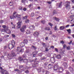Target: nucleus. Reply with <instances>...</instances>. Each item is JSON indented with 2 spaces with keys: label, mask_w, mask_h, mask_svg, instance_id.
<instances>
[{
  "label": "nucleus",
  "mask_w": 74,
  "mask_h": 74,
  "mask_svg": "<svg viewBox=\"0 0 74 74\" xmlns=\"http://www.w3.org/2000/svg\"><path fill=\"white\" fill-rule=\"evenodd\" d=\"M24 43H25V44H27V39L24 40Z\"/></svg>",
  "instance_id": "nucleus-33"
},
{
  "label": "nucleus",
  "mask_w": 74,
  "mask_h": 74,
  "mask_svg": "<svg viewBox=\"0 0 74 74\" xmlns=\"http://www.w3.org/2000/svg\"><path fill=\"white\" fill-rule=\"evenodd\" d=\"M27 18V16H25L23 17V19H26Z\"/></svg>",
  "instance_id": "nucleus-41"
},
{
  "label": "nucleus",
  "mask_w": 74,
  "mask_h": 74,
  "mask_svg": "<svg viewBox=\"0 0 74 74\" xmlns=\"http://www.w3.org/2000/svg\"><path fill=\"white\" fill-rule=\"evenodd\" d=\"M1 31L2 32H6V30L5 29H1Z\"/></svg>",
  "instance_id": "nucleus-37"
},
{
  "label": "nucleus",
  "mask_w": 74,
  "mask_h": 74,
  "mask_svg": "<svg viewBox=\"0 0 74 74\" xmlns=\"http://www.w3.org/2000/svg\"><path fill=\"white\" fill-rule=\"evenodd\" d=\"M59 73H60L61 72H62L63 71V68L61 67H59L58 68Z\"/></svg>",
  "instance_id": "nucleus-10"
},
{
  "label": "nucleus",
  "mask_w": 74,
  "mask_h": 74,
  "mask_svg": "<svg viewBox=\"0 0 74 74\" xmlns=\"http://www.w3.org/2000/svg\"><path fill=\"white\" fill-rule=\"evenodd\" d=\"M16 14V12H14L13 13V15H15Z\"/></svg>",
  "instance_id": "nucleus-62"
},
{
  "label": "nucleus",
  "mask_w": 74,
  "mask_h": 74,
  "mask_svg": "<svg viewBox=\"0 0 74 74\" xmlns=\"http://www.w3.org/2000/svg\"><path fill=\"white\" fill-rule=\"evenodd\" d=\"M62 2H61L60 3H57V6H58V7L59 8L61 7H62Z\"/></svg>",
  "instance_id": "nucleus-12"
},
{
  "label": "nucleus",
  "mask_w": 74,
  "mask_h": 74,
  "mask_svg": "<svg viewBox=\"0 0 74 74\" xmlns=\"http://www.w3.org/2000/svg\"><path fill=\"white\" fill-rule=\"evenodd\" d=\"M2 27H3V28H4V29H5V28H6V26H5V25H3L2 26Z\"/></svg>",
  "instance_id": "nucleus-56"
},
{
  "label": "nucleus",
  "mask_w": 74,
  "mask_h": 74,
  "mask_svg": "<svg viewBox=\"0 0 74 74\" xmlns=\"http://www.w3.org/2000/svg\"><path fill=\"white\" fill-rule=\"evenodd\" d=\"M49 25L51 26H53V24H52V23H49Z\"/></svg>",
  "instance_id": "nucleus-53"
},
{
  "label": "nucleus",
  "mask_w": 74,
  "mask_h": 74,
  "mask_svg": "<svg viewBox=\"0 0 74 74\" xmlns=\"http://www.w3.org/2000/svg\"><path fill=\"white\" fill-rule=\"evenodd\" d=\"M71 14H74V10H71Z\"/></svg>",
  "instance_id": "nucleus-29"
},
{
  "label": "nucleus",
  "mask_w": 74,
  "mask_h": 74,
  "mask_svg": "<svg viewBox=\"0 0 74 74\" xmlns=\"http://www.w3.org/2000/svg\"><path fill=\"white\" fill-rule=\"evenodd\" d=\"M39 63V62H38V61H35L34 62V64H32L33 67H35L36 65V64H38Z\"/></svg>",
  "instance_id": "nucleus-9"
},
{
  "label": "nucleus",
  "mask_w": 74,
  "mask_h": 74,
  "mask_svg": "<svg viewBox=\"0 0 74 74\" xmlns=\"http://www.w3.org/2000/svg\"><path fill=\"white\" fill-rule=\"evenodd\" d=\"M71 18L72 19V20H71L70 21V22L71 23H73L74 22V15H71L70 16Z\"/></svg>",
  "instance_id": "nucleus-5"
},
{
  "label": "nucleus",
  "mask_w": 74,
  "mask_h": 74,
  "mask_svg": "<svg viewBox=\"0 0 74 74\" xmlns=\"http://www.w3.org/2000/svg\"><path fill=\"white\" fill-rule=\"evenodd\" d=\"M27 9L26 8H24L23 9V11H26Z\"/></svg>",
  "instance_id": "nucleus-57"
},
{
  "label": "nucleus",
  "mask_w": 74,
  "mask_h": 74,
  "mask_svg": "<svg viewBox=\"0 0 74 74\" xmlns=\"http://www.w3.org/2000/svg\"><path fill=\"white\" fill-rule=\"evenodd\" d=\"M41 22L42 23L44 24L45 23V21H41Z\"/></svg>",
  "instance_id": "nucleus-46"
},
{
  "label": "nucleus",
  "mask_w": 74,
  "mask_h": 74,
  "mask_svg": "<svg viewBox=\"0 0 74 74\" xmlns=\"http://www.w3.org/2000/svg\"><path fill=\"white\" fill-rule=\"evenodd\" d=\"M58 27H57V26L56 25L55 27V28H54V30H55L56 31V30H58Z\"/></svg>",
  "instance_id": "nucleus-34"
},
{
  "label": "nucleus",
  "mask_w": 74,
  "mask_h": 74,
  "mask_svg": "<svg viewBox=\"0 0 74 74\" xmlns=\"http://www.w3.org/2000/svg\"><path fill=\"white\" fill-rule=\"evenodd\" d=\"M23 58H26V55L25 54H24L23 55Z\"/></svg>",
  "instance_id": "nucleus-64"
},
{
  "label": "nucleus",
  "mask_w": 74,
  "mask_h": 74,
  "mask_svg": "<svg viewBox=\"0 0 74 74\" xmlns=\"http://www.w3.org/2000/svg\"><path fill=\"white\" fill-rule=\"evenodd\" d=\"M63 47L64 48H66L67 46H66V45H63Z\"/></svg>",
  "instance_id": "nucleus-45"
},
{
  "label": "nucleus",
  "mask_w": 74,
  "mask_h": 74,
  "mask_svg": "<svg viewBox=\"0 0 74 74\" xmlns=\"http://www.w3.org/2000/svg\"><path fill=\"white\" fill-rule=\"evenodd\" d=\"M70 49V46H68L67 47H66V49H67L68 50H69Z\"/></svg>",
  "instance_id": "nucleus-40"
},
{
  "label": "nucleus",
  "mask_w": 74,
  "mask_h": 74,
  "mask_svg": "<svg viewBox=\"0 0 74 74\" xmlns=\"http://www.w3.org/2000/svg\"><path fill=\"white\" fill-rule=\"evenodd\" d=\"M51 63H54L55 62V59L54 58H51Z\"/></svg>",
  "instance_id": "nucleus-13"
},
{
  "label": "nucleus",
  "mask_w": 74,
  "mask_h": 74,
  "mask_svg": "<svg viewBox=\"0 0 74 74\" xmlns=\"http://www.w3.org/2000/svg\"><path fill=\"white\" fill-rule=\"evenodd\" d=\"M48 50H49V49H48V48H46V51H48Z\"/></svg>",
  "instance_id": "nucleus-63"
},
{
  "label": "nucleus",
  "mask_w": 74,
  "mask_h": 74,
  "mask_svg": "<svg viewBox=\"0 0 74 74\" xmlns=\"http://www.w3.org/2000/svg\"><path fill=\"white\" fill-rule=\"evenodd\" d=\"M14 71H17L18 73H21V71H19V70L18 69H15L14 70Z\"/></svg>",
  "instance_id": "nucleus-27"
},
{
  "label": "nucleus",
  "mask_w": 74,
  "mask_h": 74,
  "mask_svg": "<svg viewBox=\"0 0 74 74\" xmlns=\"http://www.w3.org/2000/svg\"><path fill=\"white\" fill-rule=\"evenodd\" d=\"M11 45L13 47H15V42L14 40H12V41Z\"/></svg>",
  "instance_id": "nucleus-8"
},
{
  "label": "nucleus",
  "mask_w": 74,
  "mask_h": 74,
  "mask_svg": "<svg viewBox=\"0 0 74 74\" xmlns=\"http://www.w3.org/2000/svg\"><path fill=\"white\" fill-rule=\"evenodd\" d=\"M64 29H65V27L64 26H61L60 27V30H62Z\"/></svg>",
  "instance_id": "nucleus-15"
},
{
  "label": "nucleus",
  "mask_w": 74,
  "mask_h": 74,
  "mask_svg": "<svg viewBox=\"0 0 74 74\" xmlns=\"http://www.w3.org/2000/svg\"><path fill=\"white\" fill-rule=\"evenodd\" d=\"M64 66L65 67H66V66H67V63L66 62H64Z\"/></svg>",
  "instance_id": "nucleus-36"
},
{
  "label": "nucleus",
  "mask_w": 74,
  "mask_h": 74,
  "mask_svg": "<svg viewBox=\"0 0 74 74\" xmlns=\"http://www.w3.org/2000/svg\"><path fill=\"white\" fill-rule=\"evenodd\" d=\"M61 55H58L56 56V58H57V59H61Z\"/></svg>",
  "instance_id": "nucleus-18"
},
{
  "label": "nucleus",
  "mask_w": 74,
  "mask_h": 74,
  "mask_svg": "<svg viewBox=\"0 0 74 74\" xmlns=\"http://www.w3.org/2000/svg\"><path fill=\"white\" fill-rule=\"evenodd\" d=\"M45 40H48V37H46L45 38Z\"/></svg>",
  "instance_id": "nucleus-61"
},
{
  "label": "nucleus",
  "mask_w": 74,
  "mask_h": 74,
  "mask_svg": "<svg viewBox=\"0 0 74 74\" xmlns=\"http://www.w3.org/2000/svg\"><path fill=\"white\" fill-rule=\"evenodd\" d=\"M32 48H34V49H36V47L34 46H32Z\"/></svg>",
  "instance_id": "nucleus-47"
},
{
  "label": "nucleus",
  "mask_w": 74,
  "mask_h": 74,
  "mask_svg": "<svg viewBox=\"0 0 74 74\" xmlns=\"http://www.w3.org/2000/svg\"><path fill=\"white\" fill-rule=\"evenodd\" d=\"M49 72L47 71H46V74H49Z\"/></svg>",
  "instance_id": "nucleus-59"
},
{
  "label": "nucleus",
  "mask_w": 74,
  "mask_h": 74,
  "mask_svg": "<svg viewBox=\"0 0 74 74\" xmlns=\"http://www.w3.org/2000/svg\"><path fill=\"white\" fill-rule=\"evenodd\" d=\"M37 52L36 51H35L34 52L32 53V55H33V57H35V55L36 56L37 55Z\"/></svg>",
  "instance_id": "nucleus-14"
},
{
  "label": "nucleus",
  "mask_w": 74,
  "mask_h": 74,
  "mask_svg": "<svg viewBox=\"0 0 74 74\" xmlns=\"http://www.w3.org/2000/svg\"><path fill=\"white\" fill-rule=\"evenodd\" d=\"M25 73H27V74H28L29 73V71L27 70L25 71Z\"/></svg>",
  "instance_id": "nucleus-51"
},
{
  "label": "nucleus",
  "mask_w": 74,
  "mask_h": 74,
  "mask_svg": "<svg viewBox=\"0 0 74 74\" xmlns=\"http://www.w3.org/2000/svg\"><path fill=\"white\" fill-rule=\"evenodd\" d=\"M29 28L30 29H34V26L31 25L30 26Z\"/></svg>",
  "instance_id": "nucleus-19"
},
{
  "label": "nucleus",
  "mask_w": 74,
  "mask_h": 74,
  "mask_svg": "<svg viewBox=\"0 0 74 74\" xmlns=\"http://www.w3.org/2000/svg\"><path fill=\"white\" fill-rule=\"evenodd\" d=\"M16 17H17V18H20V17H21V15H18V14H17L16 15Z\"/></svg>",
  "instance_id": "nucleus-32"
},
{
  "label": "nucleus",
  "mask_w": 74,
  "mask_h": 74,
  "mask_svg": "<svg viewBox=\"0 0 74 74\" xmlns=\"http://www.w3.org/2000/svg\"><path fill=\"white\" fill-rule=\"evenodd\" d=\"M55 50L57 52H58V49H57V48H55Z\"/></svg>",
  "instance_id": "nucleus-54"
},
{
  "label": "nucleus",
  "mask_w": 74,
  "mask_h": 74,
  "mask_svg": "<svg viewBox=\"0 0 74 74\" xmlns=\"http://www.w3.org/2000/svg\"><path fill=\"white\" fill-rule=\"evenodd\" d=\"M34 16V13L33 12H32L31 14V16L32 17H33V16Z\"/></svg>",
  "instance_id": "nucleus-31"
},
{
  "label": "nucleus",
  "mask_w": 74,
  "mask_h": 74,
  "mask_svg": "<svg viewBox=\"0 0 74 74\" xmlns=\"http://www.w3.org/2000/svg\"><path fill=\"white\" fill-rule=\"evenodd\" d=\"M9 5L10 6L13 5V3H11V2H10L9 3Z\"/></svg>",
  "instance_id": "nucleus-48"
},
{
  "label": "nucleus",
  "mask_w": 74,
  "mask_h": 74,
  "mask_svg": "<svg viewBox=\"0 0 74 74\" xmlns=\"http://www.w3.org/2000/svg\"><path fill=\"white\" fill-rule=\"evenodd\" d=\"M33 5V4H30L28 6V7H29V8H31V7Z\"/></svg>",
  "instance_id": "nucleus-43"
},
{
  "label": "nucleus",
  "mask_w": 74,
  "mask_h": 74,
  "mask_svg": "<svg viewBox=\"0 0 74 74\" xmlns=\"http://www.w3.org/2000/svg\"><path fill=\"white\" fill-rule=\"evenodd\" d=\"M23 62L24 63H28V60L26 59H25L23 60Z\"/></svg>",
  "instance_id": "nucleus-21"
},
{
  "label": "nucleus",
  "mask_w": 74,
  "mask_h": 74,
  "mask_svg": "<svg viewBox=\"0 0 74 74\" xmlns=\"http://www.w3.org/2000/svg\"><path fill=\"white\" fill-rule=\"evenodd\" d=\"M59 68V66L58 65H56L54 66L53 67V69L54 71H57Z\"/></svg>",
  "instance_id": "nucleus-6"
},
{
  "label": "nucleus",
  "mask_w": 74,
  "mask_h": 74,
  "mask_svg": "<svg viewBox=\"0 0 74 74\" xmlns=\"http://www.w3.org/2000/svg\"><path fill=\"white\" fill-rule=\"evenodd\" d=\"M17 51H18V52H23V49H22L21 48L18 47L17 49Z\"/></svg>",
  "instance_id": "nucleus-7"
},
{
  "label": "nucleus",
  "mask_w": 74,
  "mask_h": 74,
  "mask_svg": "<svg viewBox=\"0 0 74 74\" xmlns=\"http://www.w3.org/2000/svg\"><path fill=\"white\" fill-rule=\"evenodd\" d=\"M66 31L69 33H71V29H67Z\"/></svg>",
  "instance_id": "nucleus-28"
},
{
  "label": "nucleus",
  "mask_w": 74,
  "mask_h": 74,
  "mask_svg": "<svg viewBox=\"0 0 74 74\" xmlns=\"http://www.w3.org/2000/svg\"><path fill=\"white\" fill-rule=\"evenodd\" d=\"M39 25V24H38V23H35V25H36V26H38Z\"/></svg>",
  "instance_id": "nucleus-60"
},
{
  "label": "nucleus",
  "mask_w": 74,
  "mask_h": 74,
  "mask_svg": "<svg viewBox=\"0 0 74 74\" xmlns=\"http://www.w3.org/2000/svg\"><path fill=\"white\" fill-rule=\"evenodd\" d=\"M48 68H49V69H51V67H52V66L51 65V64H49V65L48 66Z\"/></svg>",
  "instance_id": "nucleus-30"
},
{
  "label": "nucleus",
  "mask_w": 74,
  "mask_h": 74,
  "mask_svg": "<svg viewBox=\"0 0 74 74\" xmlns=\"http://www.w3.org/2000/svg\"><path fill=\"white\" fill-rule=\"evenodd\" d=\"M38 55L39 56H41L42 55V53H39L38 54Z\"/></svg>",
  "instance_id": "nucleus-39"
},
{
  "label": "nucleus",
  "mask_w": 74,
  "mask_h": 74,
  "mask_svg": "<svg viewBox=\"0 0 74 74\" xmlns=\"http://www.w3.org/2000/svg\"><path fill=\"white\" fill-rule=\"evenodd\" d=\"M13 18H11V19H14V18H16V16H15V15H12Z\"/></svg>",
  "instance_id": "nucleus-42"
},
{
  "label": "nucleus",
  "mask_w": 74,
  "mask_h": 74,
  "mask_svg": "<svg viewBox=\"0 0 74 74\" xmlns=\"http://www.w3.org/2000/svg\"><path fill=\"white\" fill-rule=\"evenodd\" d=\"M6 32L8 34H10V33H11V31H10V30H8L6 31Z\"/></svg>",
  "instance_id": "nucleus-22"
},
{
  "label": "nucleus",
  "mask_w": 74,
  "mask_h": 74,
  "mask_svg": "<svg viewBox=\"0 0 74 74\" xmlns=\"http://www.w3.org/2000/svg\"><path fill=\"white\" fill-rule=\"evenodd\" d=\"M22 23V22H18L17 24L18 25L17 27V29H19V28H20L21 26V24Z\"/></svg>",
  "instance_id": "nucleus-4"
},
{
  "label": "nucleus",
  "mask_w": 74,
  "mask_h": 74,
  "mask_svg": "<svg viewBox=\"0 0 74 74\" xmlns=\"http://www.w3.org/2000/svg\"><path fill=\"white\" fill-rule=\"evenodd\" d=\"M39 34V33H38V32H36L34 33V35L35 37H37L38 36Z\"/></svg>",
  "instance_id": "nucleus-16"
},
{
  "label": "nucleus",
  "mask_w": 74,
  "mask_h": 74,
  "mask_svg": "<svg viewBox=\"0 0 74 74\" xmlns=\"http://www.w3.org/2000/svg\"><path fill=\"white\" fill-rule=\"evenodd\" d=\"M25 23H29V20L28 19L26 20L25 21Z\"/></svg>",
  "instance_id": "nucleus-44"
},
{
  "label": "nucleus",
  "mask_w": 74,
  "mask_h": 74,
  "mask_svg": "<svg viewBox=\"0 0 74 74\" xmlns=\"http://www.w3.org/2000/svg\"><path fill=\"white\" fill-rule=\"evenodd\" d=\"M18 60L20 61H22L23 60V58L22 57H20L18 58Z\"/></svg>",
  "instance_id": "nucleus-26"
},
{
  "label": "nucleus",
  "mask_w": 74,
  "mask_h": 74,
  "mask_svg": "<svg viewBox=\"0 0 74 74\" xmlns=\"http://www.w3.org/2000/svg\"><path fill=\"white\" fill-rule=\"evenodd\" d=\"M8 47L9 49H12L14 47H13V46H12V45L10 44L8 45Z\"/></svg>",
  "instance_id": "nucleus-11"
},
{
  "label": "nucleus",
  "mask_w": 74,
  "mask_h": 74,
  "mask_svg": "<svg viewBox=\"0 0 74 74\" xmlns=\"http://www.w3.org/2000/svg\"><path fill=\"white\" fill-rule=\"evenodd\" d=\"M66 74H70V73H69V72L68 71H66Z\"/></svg>",
  "instance_id": "nucleus-55"
},
{
  "label": "nucleus",
  "mask_w": 74,
  "mask_h": 74,
  "mask_svg": "<svg viewBox=\"0 0 74 74\" xmlns=\"http://www.w3.org/2000/svg\"><path fill=\"white\" fill-rule=\"evenodd\" d=\"M11 26L12 28V29H15V25L14 24H13V23L12 22L11 23Z\"/></svg>",
  "instance_id": "nucleus-17"
},
{
  "label": "nucleus",
  "mask_w": 74,
  "mask_h": 74,
  "mask_svg": "<svg viewBox=\"0 0 74 74\" xmlns=\"http://www.w3.org/2000/svg\"><path fill=\"white\" fill-rule=\"evenodd\" d=\"M15 56H16V54L14 52H13L12 53V56L11 54H9L7 56V58L9 59H11V57H14Z\"/></svg>",
  "instance_id": "nucleus-2"
},
{
  "label": "nucleus",
  "mask_w": 74,
  "mask_h": 74,
  "mask_svg": "<svg viewBox=\"0 0 74 74\" xmlns=\"http://www.w3.org/2000/svg\"><path fill=\"white\" fill-rule=\"evenodd\" d=\"M26 34H30V32L29 30H27L26 32Z\"/></svg>",
  "instance_id": "nucleus-24"
},
{
  "label": "nucleus",
  "mask_w": 74,
  "mask_h": 74,
  "mask_svg": "<svg viewBox=\"0 0 74 74\" xmlns=\"http://www.w3.org/2000/svg\"><path fill=\"white\" fill-rule=\"evenodd\" d=\"M45 29L46 30H50V28L49 27L45 28Z\"/></svg>",
  "instance_id": "nucleus-25"
},
{
  "label": "nucleus",
  "mask_w": 74,
  "mask_h": 74,
  "mask_svg": "<svg viewBox=\"0 0 74 74\" xmlns=\"http://www.w3.org/2000/svg\"><path fill=\"white\" fill-rule=\"evenodd\" d=\"M69 4H70V2L68 1L66 2L65 3V6L66 7V8L67 10H69V9H70V8H71L70 5Z\"/></svg>",
  "instance_id": "nucleus-1"
},
{
  "label": "nucleus",
  "mask_w": 74,
  "mask_h": 74,
  "mask_svg": "<svg viewBox=\"0 0 74 74\" xmlns=\"http://www.w3.org/2000/svg\"><path fill=\"white\" fill-rule=\"evenodd\" d=\"M61 55H63V56H64V55H65V54L63 52H62L61 53Z\"/></svg>",
  "instance_id": "nucleus-52"
},
{
  "label": "nucleus",
  "mask_w": 74,
  "mask_h": 74,
  "mask_svg": "<svg viewBox=\"0 0 74 74\" xmlns=\"http://www.w3.org/2000/svg\"><path fill=\"white\" fill-rule=\"evenodd\" d=\"M56 18V20L58 22L59 21V18Z\"/></svg>",
  "instance_id": "nucleus-50"
},
{
  "label": "nucleus",
  "mask_w": 74,
  "mask_h": 74,
  "mask_svg": "<svg viewBox=\"0 0 74 74\" xmlns=\"http://www.w3.org/2000/svg\"><path fill=\"white\" fill-rule=\"evenodd\" d=\"M26 27V25H23V26L22 28L24 29H25Z\"/></svg>",
  "instance_id": "nucleus-35"
},
{
  "label": "nucleus",
  "mask_w": 74,
  "mask_h": 74,
  "mask_svg": "<svg viewBox=\"0 0 74 74\" xmlns=\"http://www.w3.org/2000/svg\"><path fill=\"white\" fill-rule=\"evenodd\" d=\"M26 1V0H22L21 2L22 3H25Z\"/></svg>",
  "instance_id": "nucleus-38"
},
{
  "label": "nucleus",
  "mask_w": 74,
  "mask_h": 74,
  "mask_svg": "<svg viewBox=\"0 0 74 74\" xmlns=\"http://www.w3.org/2000/svg\"><path fill=\"white\" fill-rule=\"evenodd\" d=\"M60 43L61 44H64V41H61L60 42Z\"/></svg>",
  "instance_id": "nucleus-58"
},
{
  "label": "nucleus",
  "mask_w": 74,
  "mask_h": 74,
  "mask_svg": "<svg viewBox=\"0 0 74 74\" xmlns=\"http://www.w3.org/2000/svg\"><path fill=\"white\" fill-rule=\"evenodd\" d=\"M0 69L1 70V73L2 74H9V73L8 71H5V70L2 69V67L0 66Z\"/></svg>",
  "instance_id": "nucleus-3"
},
{
  "label": "nucleus",
  "mask_w": 74,
  "mask_h": 74,
  "mask_svg": "<svg viewBox=\"0 0 74 74\" xmlns=\"http://www.w3.org/2000/svg\"><path fill=\"white\" fill-rule=\"evenodd\" d=\"M25 44L23 42H22L20 44V46L21 47H23L24 45Z\"/></svg>",
  "instance_id": "nucleus-23"
},
{
  "label": "nucleus",
  "mask_w": 74,
  "mask_h": 74,
  "mask_svg": "<svg viewBox=\"0 0 74 74\" xmlns=\"http://www.w3.org/2000/svg\"><path fill=\"white\" fill-rule=\"evenodd\" d=\"M41 70H42V69H41V68H40V69H38V71L39 72H40L41 71Z\"/></svg>",
  "instance_id": "nucleus-49"
},
{
  "label": "nucleus",
  "mask_w": 74,
  "mask_h": 74,
  "mask_svg": "<svg viewBox=\"0 0 74 74\" xmlns=\"http://www.w3.org/2000/svg\"><path fill=\"white\" fill-rule=\"evenodd\" d=\"M20 31L21 32H24L25 31V30L22 28H20Z\"/></svg>",
  "instance_id": "nucleus-20"
}]
</instances>
